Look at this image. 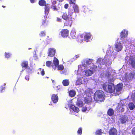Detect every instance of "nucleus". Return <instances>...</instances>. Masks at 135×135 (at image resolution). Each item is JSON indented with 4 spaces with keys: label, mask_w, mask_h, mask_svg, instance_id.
Segmentation results:
<instances>
[{
    "label": "nucleus",
    "mask_w": 135,
    "mask_h": 135,
    "mask_svg": "<svg viewBox=\"0 0 135 135\" xmlns=\"http://www.w3.org/2000/svg\"><path fill=\"white\" fill-rule=\"evenodd\" d=\"M56 53V50L53 48H50L48 50V56L50 57L54 56Z\"/></svg>",
    "instance_id": "423d86ee"
},
{
    "label": "nucleus",
    "mask_w": 135,
    "mask_h": 135,
    "mask_svg": "<svg viewBox=\"0 0 135 135\" xmlns=\"http://www.w3.org/2000/svg\"><path fill=\"white\" fill-rule=\"evenodd\" d=\"M53 67V65H52V67Z\"/></svg>",
    "instance_id": "774afa93"
},
{
    "label": "nucleus",
    "mask_w": 135,
    "mask_h": 135,
    "mask_svg": "<svg viewBox=\"0 0 135 135\" xmlns=\"http://www.w3.org/2000/svg\"><path fill=\"white\" fill-rule=\"evenodd\" d=\"M73 10L70 9L69 10L68 13L63 12L61 16L62 18L64 20H67L73 18L72 16L73 13Z\"/></svg>",
    "instance_id": "20e7f679"
},
{
    "label": "nucleus",
    "mask_w": 135,
    "mask_h": 135,
    "mask_svg": "<svg viewBox=\"0 0 135 135\" xmlns=\"http://www.w3.org/2000/svg\"><path fill=\"white\" fill-rule=\"evenodd\" d=\"M70 111L72 114H74V112L78 113L79 112V110H70Z\"/></svg>",
    "instance_id": "a18cd8bd"
},
{
    "label": "nucleus",
    "mask_w": 135,
    "mask_h": 135,
    "mask_svg": "<svg viewBox=\"0 0 135 135\" xmlns=\"http://www.w3.org/2000/svg\"><path fill=\"white\" fill-rule=\"evenodd\" d=\"M31 49V48H28V49H29H29Z\"/></svg>",
    "instance_id": "0e129e2a"
},
{
    "label": "nucleus",
    "mask_w": 135,
    "mask_h": 135,
    "mask_svg": "<svg viewBox=\"0 0 135 135\" xmlns=\"http://www.w3.org/2000/svg\"><path fill=\"white\" fill-rule=\"evenodd\" d=\"M38 4L39 5L42 6H46V1L44 0H41L39 1L38 2Z\"/></svg>",
    "instance_id": "412c9836"
},
{
    "label": "nucleus",
    "mask_w": 135,
    "mask_h": 135,
    "mask_svg": "<svg viewBox=\"0 0 135 135\" xmlns=\"http://www.w3.org/2000/svg\"><path fill=\"white\" fill-rule=\"evenodd\" d=\"M51 64L52 62L50 61H47L46 63V66L49 67H50L51 66Z\"/></svg>",
    "instance_id": "473e14b6"
},
{
    "label": "nucleus",
    "mask_w": 135,
    "mask_h": 135,
    "mask_svg": "<svg viewBox=\"0 0 135 135\" xmlns=\"http://www.w3.org/2000/svg\"><path fill=\"white\" fill-rule=\"evenodd\" d=\"M86 110H82V112H85L86 111Z\"/></svg>",
    "instance_id": "bf43d9fd"
},
{
    "label": "nucleus",
    "mask_w": 135,
    "mask_h": 135,
    "mask_svg": "<svg viewBox=\"0 0 135 135\" xmlns=\"http://www.w3.org/2000/svg\"><path fill=\"white\" fill-rule=\"evenodd\" d=\"M2 7H3V8H4L6 7L5 6H4L3 5L2 6Z\"/></svg>",
    "instance_id": "13d9d810"
},
{
    "label": "nucleus",
    "mask_w": 135,
    "mask_h": 135,
    "mask_svg": "<svg viewBox=\"0 0 135 135\" xmlns=\"http://www.w3.org/2000/svg\"><path fill=\"white\" fill-rule=\"evenodd\" d=\"M114 79H113V78H111L110 79H109L108 80V81H109V82L111 83L113 82L114 81Z\"/></svg>",
    "instance_id": "09e8293b"
},
{
    "label": "nucleus",
    "mask_w": 135,
    "mask_h": 135,
    "mask_svg": "<svg viewBox=\"0 0 135 135\" xmlns=\"http://www.w3.org/2000/svg\"><path fill=\"white\" fill-rule=\"evenodd\" d=\"M21 65L23 68L26 69L28 65V62L27 61H23L21 63Z\"/></svg>",
    "instance_id": "6ab92c4d"
},
{
    "label": "nucleus",
    "mask_w": 135,
    "mask_h": 135,
    "mask_svg": "<svg viewBox=\"0 0 135 135\" xmlns=\"http://www.w3.org/2000/svg\"><path fill=\"white\" fill-rule=\"evenodd\" d=\"M132 133L133 134L135 135V127L132 129Z\"/></svg>",
    "instance_id": "c03bdc74"
},
{
    "label": "nucleus",
    "mask_w": 135,
    "mask_h": 135,
    "mask_svg": "<svg viewBox=\"0 0 135 135\" xmlns=\"http://www.w3.org/2000/svg\"><path fill=\"white\" fill-rule=\"evenodd\" d=\"M39 70L41 71V75L43 76L45 74L44 70L41 68H39Z\"/></svg>",
    "instance_id": "ea45409f"
},
{
    "label": "nucleus",
    "mask_w": 135,
    "mask_h": 135,
    "mask_svg": "<svg viewBox=\"0 0 135 135\" xmlns=\"http://www.w3.org/2000/svg\"><path fill=\"white\" fill-rule=\"evenodd\" d=\"M51 8L53 11H57L60 9V8L59 7H57L55 5L57 3L56 0H51Z\"/></svg>",
    "instance_id": "39448f33"
},
{
    "label": "nucleus",
    "mask_w": 135,
    "mask_h": 135,
    "mask_svg": "<svg viewBox=\"0 0 135 135\" xmlns=\"http://www.w3.org/2000/svg\"><path fill=\"white\" fill-rule=\"evenodd\" d=\"M92 99L91 96H87L85 98L84 101L86 103H89L92 101Z\"/></svg>",
    "instance_id": "2eb2a0df"
},
{
    "label": "nucleus",
    "mask_w": 135,
    "mask_h": 135,
    "mask_svg": "<svg viewBox=\"0 0 135 135\" xmlns=\"http://www.w3.org/2000/svg\"><path fill=\"white\" fill-rule=\"evenodd\" d=\"M97 64H99L101 65H104L105 64V61L104 59H103L102 58H98L97 61Z\"/></svg>",
    "instance_id": "ddd939ff"
},
{
    "label": "nucleus",
    "mask_w": 135,
    "mask_h": 135,
    "mask_svg": "<svg viewBox=\"0 0 135 135\" xmlns=\"http://www.w3.org/2000/svg\"><path fill=\"white\" fill-rule=\"evenodd\" d=\"M92 60H93L90 59L86 61V64L88 65H90L92 63Z\"/></svg>",
    "instance_id": "f704fd0d"
},
{
    "label": "nucleus",
    "mask_w": 135,
    "mask_h": 135,
    "mask_svg": "<svg viewBox=\"0 0 135 135\" xmlns=\"http://www.w3.org/2000/svg\"><path fill=\"white\" fill-rule=\"evenodd\" d=\"M68 6V4H66L65 5L64 7L65 8H67Z\"/></svg>",
    "instance_id": "603ef678"
},
{
    "label": "nucleus",
    "mask_w": 135,
    "mask_h": 135,
    "mask_svg": "<svg viewBox=\"0 0 135 135\" xmlns=\"http://www.w3.org/2000/svg\"><path fill=\"white\" fill-rule=\"evenodd\" d=\"M60 33L61 36L64 38H66L69 35V31L67 29H62Z\"/></svg>",
    "instance_id": "0eeeda50"
},
{
    "label": "nucleus",
    "mask_w": 135,
    "mask_h": 135,
    "mask_svg": "<svg viewBox=\"0 0 135 135\" xmlns=\"http://www.w3.org/2000/svg\"><path fill=\"white\" fill-rule=\"evenodd\" d=\"M58 70H62L64 69L63 66L61 65H59L57 66Z\"/></svg>",
    "instance_id": "2f4dec72"
},
{
    "label": "nucleus",
    "mask_w": 135,
    "mask_h": 135,
    "mask_svg": "<svg viewBox=\"0 0 135 135\" xmlns=\"http://www.w3.org/2000/svg\"><path fill=\"white\" fill-rule=\"evenodd\" d=\"M127 34L128 33H127V32L126 31L124 30L121 32L120 37L121 38H124L127 37Z\"/></svg>",
    "instance_id": "dca6fc26"
},
{
    "label": "nucleus",
    "mask_w": 135,
    "mask_h": 135,
    "mask_svg": "<svg viewBox=\"0 0 135 135\" xmlns=\"http://www.w3.org/2000/svg\"><path fill=\"white\" fill-rule=\"evenodd\" d=\"M104 92L101 90L97 91L94 94V98L97 102L104 101L105 99Z\"/></svg>",
    "instance_id": "7ed1b4c3"
},
{
    "label": "nucleus",
    "mask_w": 135,
    "mask_h": 135,
    "mask_svg": "<svg viewBox=\"0 0 135 135\" xmlns=\"http://www.w3.org/2000/svg\"><path fill=\"white\" fill-rule=\"evenodd\" d=\"M78 135H81L82 134V128H79L77 132Z\"/></svg>",
    "instance_id": "72a5a7b5"
},
{
    "label": "nucleus",
    "mask_w": 135,
    "mask_h": 135,
    "mask_svg": "<svg viewBox=\"0 0 135 135\" xmlns=\"http://www.w3.org/2000/svg\"><path fill=\"white\" fill-rule=\"evenodd\" d=\"M49 7L46 6L45 7V12L47 15L48 14L49 12Z\"/></svg>",
    "instance_id": "bb28decb"
},
{
    "label": "nucleus",
    "mask_w": 135,
    "mask_h": 135,
    "mask_svg": "<svg viewBox=\"0 0 135 135\" xmlns=\"http://www.w3.org/2000/svg\"><path fill=\"white\" fill-rule=\"evenodd\" d=\"M70 109L71 110H79L77 107H76L74 105L71 104L70 106Z\"/></svg>",
    "instance_id": "cd10ccee"
},
{
    "label": "nucleus",
    "mask_w": 135,
    "mask_h": 135,
    "mask_svg": "<svg viewBox=\"0 0 135 135\" xmlns=\"http://www.w3.org/2000/svg\"><path fill=\"white\" fill-rule=\"evenodd\" d=\"M76 94V92L74 90H70L69 92V95L71 97H73L75 96Z\"/></svg>",
    "instance_id": "4be33fe9"
},
{
    "label": "nucleus",
    "mask_w": 135,
    "mask_h": 135,
    "mask_svg": "<svg viewBox=\"0 0 135 135\" xmlns=\"http://www.w3.org/2000/svg\"><path fill=\"white\" fill-rule=\"evenodd\" d=\"M46 35V32L45 31H41L39 34V36L40 37L44 36Z\"/></svg>",
    "instance_id": "e433bc0d"
},
{
    "label": "nucleus",
    "mask_w": 135,
    "mask_h": 135,
    "mask_svg": "<svg viewBox=\"0 0 135 135\" xmlns=\"http://www.w3.org/2000/svg\"><path fill=\"white\" fill-rule=\"evenodd\" d=\"M64 23V26L71 27L73 23V18L65 20Z\"/></svg>",
    "instance_id": "6e6552de"
},
{
    "label": "nucleus",
    "mask_w": 135,
    "mask_h": 135,
    "mask_svg": "<svg viewBox=\"0 0 135 135\" xmlns=\"http://www.w3.org/2000/svg\"><path fill=\"white\" fill-rule=\"evenodd\" d=\"M111 75V74L109 71L107 72L105 74V76L109 78Z\"/></svg>",
    "instance_id": "a19ab883"
},
{
    "label": "nucleus",
    "mask_w": 135,
    "mask_h": 135,
    "mask_svg": "<svg viewBox=\"0 0 135 135\" xmlns=\"http://www.w3.org/2000/svg\"><path fill=\"white\" fill-rule=\"evenodd\" d=\"M119 120L121 123H125L128 121V118L125 115H122L119 118Z\"/></svg>",
    "instance_id": "9d476101"
},
{
    "label": "nucleus",
    "mask_w": 135,
    "mask_h": 135,
    "mask_svg": "<svg viewBox=\"0 0 135 135\" xmlns=\"http://www.w3.org/2000/svg\"><path fill=\"white\" fill-rule=\"evenodd\" d=\"M69 3L70 4H74V3L71 0H70L69 1Z\"/></svg>",
    "instance_id": "5fc2aeb1"
},
{
    "label": "nucleus",
    "mask_w": 135,
    "mask_h": 135,
    "mask_svg": "<svg viewBox=\"0 0 135 135\" xmlns=\"http://www.w3.org/2000/svg\"><path fill=\"white\" fill-rule=\"evenodd\" d=\"M58 87V86H57V88Z\"/></svg>",
    "instance_id": "338daca9"
},
{
    "label": "nucleus",
    "mask_w": 135,
    "mask_h": 135,
    "mask_svg": "<svg viewBox=\"0 0 135 135\" xmlns=\"http://www.w3.org/2000/svg\"><path fill=\"white\" fill-rule=\"evenodd\" d=\"M109 135H117V131L114 128H111L109 131Z\"/></svg>",
    "instance_id": "f8f14e48"
},
{
    "label": "nucleus",
    "mask_w": 135,
    "mask_h": 135,
    "mask_svg": "<svg viewBox=\"0 0 135 135\" xmlns=\"http://www.w3.org/2000/svg\"><path fill=\"white\" fill-rule=\"evenodd\" d=\"M1 88L0 90V91L1 92H2L3 90H4L5 89V87H3L2 86H1Z\"/></svg>",
    "instance_id": "8fccbe9b"
},
{
    "label": "nucleus",
    "mask_w": 135,
    "mask_h": 135,
    "mask_svg": "<svg viewBox=\"0 0 135 135\" xmlns=\"http://www.w3.org/2000/svg\"><path fill=\"white\" fill-rule=\"evenodd\" d=\"M5 85H6L5 83H4V86H5Z\"/></svg>",
    "instance_id": "680f3d73"
},
{
    "label": "nucleus",
    "mask_w": 135,
    "mask_h": 135,
    "mask_svg": "<svg viewBox=\"0 0 135 135\" xmlns=\"http://www.w3.org/2000/svg\"><path fill=\"white\" fill-rule=\"evenodd\" d=\"M122 89V87L120 85H117L116 87V90L117 91H120Z\"/></svg>",
    "instance_id": "7c9ffc66"
},
{
    "label": "nucleus",
    "mask_w": 135,
    "mask_h": 135,
    "mask_svg": "<svg viewBox=\"0 0 135 135\" xmlns=\"http://www.w3.org/2000/svg\"><path fill=\"white\" fill-rule=\"evenodd\" d=\"M56 21L59 22H62V20L61 18L57 17L56 18Z\"/></svg>",
    "instance_id": "37998d69"
},
{
    "label": "nucleus",
    "mask_w": 135,
    "mask_h": 135,
    "mask_svg": "<svg viewBox=\"0 0 135 135\" xmlns=\"http://www.w3.org/2000/svg\"><path fill=\"white\" fill-rule=\"evenodd\" d=\"M29 75H27L26 76H25V79L26 80H29Z\"/></svg>",
    "instance_id": "3c124183"
},
{
    "label": "nucleus",
    "mask_w": 135,
    "mask_h": 135,
    "mask_svg": "<svg viewBox=\"0 0 135 135\" xmlns=\"http://www.w3.org/2000/svg\"><path fill=\"white\" fill-rule=\"evenodd\" d=\"M73 8L75 12L78 13L79 12L78 8L77 5H75L73 6Z\"/></svg>",
    "instance_id": "c85d7f7f"
},
{
    "label": "nucleus",
    "mask_w": 135,
    "mask_h": 135,
    "mask_svg": "<svg viewBox=\"0 0 135 135\" xmlns=\"http://www.w3.org/2000/svg\"><path fill=\"white\" fill-rule=\"evenodd\" d=\"M37 73L38 74H39V72H38Z\"/></svg>",
    "instance_id": "e2e57ef3"
},
{
    "label": "nucleus",
    "mask_w": 135,
    "mask_h": 135,
    "mask_svg": "<svg viewBox=\"0 0 135 135\" xmlns=\"http://www.w3.org/2000/svg\"><path fill=\"white\" fill-rule=\"evenodd\" d=\"M101 129H100L96 131L95 132L96 134L97 135H101L102 134Z\"/></svg>",
    "instance_id": "4c0bfd02"
},
{
    "label": "nucleus",
    "mask_w": 135,
    "mask_h": 135,
    "mask_svg": "<svg viewBox=\"0 0 135 135\" xmlns=\"http://www.w3.org/2000/svg\"><path fill=\"white\" fill-rule=\"evenodd\" d=\"M91 36L90 33L84 32L79 35L77 38L76 40L80 43L82 42L83 41L88 42L89 41Z\"/></svg>",
    "instance_id": "f03ea898"
},
{
    "label": "nucleus",
    "mask_w": 135,
    "mask_h": 135,
    "mask_svg": "<svg viewBox=\"0 0 135 135\" xmlns=\"http://www.w3.org/2000/svg\"><path fill=\"white\" fill-rule=\"evenodd\" d=\"M129 60L130 61V63L132 67L135 68V59L133 58H130Z\"/></svg>",
    "instance_id": "f3484780"
},
{
    "label": "nucleus",
    "mask_w": 135,
    "mask_h": 135,
    "mask_svg": "<svg viewBox=\"0 0 135 135\" xmlns=\"http://www.w3.org/2000/svg\"><path fill=\"white\" fill-rule=\"evenodd\" d=\"M82 83V80L81 79L79 78H78L76 81L75 84L76 85H79Z\"/></svg>",
    "instance_id": "a878e982"
},
{
    "label": "nucleus",
    "mask_w": 135,
    "mask_h": 135,
    "mask_svg": "<svg viewBox=\"0 0 135 135\" xmlns=\"http://www.w3.org/2000/svg\"><path fill=\"white\" fill-rule=\"evenodd\" d=\"M59 2H62L63 0H57Z\"/></svg>",
    "instance_id": "4d7b16f0"
},
{
    "label": "nucleus",
    "mask_w": 135,
    "mask_h": 135,
    "mask_svg": "<svg viewBox=\"0 0 135 135\" xmlns=\"http://www.w3.org/2000/svg\"><path fill=\"white\" fill-rule=\"evenodd\" d=\"M108 110H113L112 109H111V108H109L108 109Z\"/></svg>",
    "instance_id": "052dcab7"
},
{
    "label": "nucleus",
    "mask_w": 135,
    "mask_h": 135,
    "mask_svg": "<svg viewBox=\"0 0 135 135\" xmlns=\"http://www.w3.org/2000/svg\"><path fill=\"white\" fill-rule=\"evenodd\" d=\"M83 103L81 101H79L77 103V105L79 107H83Z\"/></svg>",
    "instance_id": "c9c22d12"
},
{
    "label": "nucleus",
    "mask_w": 135,
    "mask_h": 135,
    "mask_svg": "<svg viewBox=\"0 0 135 135\" xmlns=\"http://www.w3.org/2000/svg\"><path fill=\"white\" fill-rule=\"evenodd\" d=\"M30 1L32 3H34L36 2V0H30Z\"/></svg>",
    "instance_id": "864d4df0"
},
{
    "label": "nucleus",
    "mask_w": 135,
    "mask_h": 135,
    "mask_svg": "<svg viewBox=\"0 0 135 135\" xmlns=\"http://www.w3.org/2000/svg\"><path fill=\"white\" fill-rule=\"evenodd\" d=\"M70 36L71 38L74 39L76 37V33L74 31H71V32Z\"/></svg>",
    "instance_id": "393cba45"
},
{
    "label": "nucleus",
    "mask_w": 135,
    "mask_h": 135,
    "mask_svg": "<svg viewBox=\"0 0 135 135\" xmlns=\"http://www.w3.org/2000/svg\"><path fill=\"white\" fill-rule=\"evenodd\" d=\"M133 101L135 102V95H134V96L133 98Z\"/></svg>",
    "instance_id": "6e6d98bb"
},
{
    "label": "nucleus",
    "mask_w": 135,
    "mask_h": 135,
    "mask_svg": "<svg viewBox=\"0 0 135 135\" xmlns=\"http://www.w3.org/2000/svg\"><path fill=\"white\" fill-rule=\"evenodd\" d=\"M103 89L106 92L112 93L115 92V86L112 83L106 82L102 84Z\"/></svg>",
    "instance_id": "f257e3e1"
},
{
    "label": "nucleus",
    "mask_w": 135,
    "mask_h": 135,
    "mask_svg": "<svg viewBox=\"0 0 135 135\" xmlns=\"http://www.w3.org/2000/svg\"><path fill=\"white\" fill-rule=\"evenodd\" d=\"M117 108V109L119 108L120 110H123V109L122 108V106L121 105H118Z\"/></svg>",
    "instance_id": "de8ad7c7"
},
{
    "label": "nucleus",
    "mask_w": 135,
    "mask_h": 135,
    "mask_svg": "<svg viewBox=\"0 0 135 135\" xmlns=\"http://www.w3.org/2000/svg\"><path fill=\"white\" fill-rule=\"evenodd\" d=\"M128 106L130 110H133L135 108V106L132 102L128 104Z\"/></svg>",
    "instance_id": "b1692460"
},
{
    "label": "nucleus",
    "mask_w": 135,
    "mask_h": 135,
    "mask_svg": "<svg viewBox=\"0 0 135 135\" xmlns=\"http://www.w3.org/2000/svg\"><path fill=\"white\" fill-rule=\"evenodd\" d=\"M46 78H48L49 77H46Z\"/></svg>",
    "instance_id": "69168bd1"
},
{
    "label": "nucleus",
    "mask_w": 135,
    "mask_h": 135,
    "mask_svg": "<svg viewBox=\"0 0 135 135\" xmlns=\"http://www.w3.org/2000/svg\"><path fill=\"white\" fill-rule=\"evenodd\" d=\"M89 106V105H86L85 106V107H84L83 108L82 110H88L89 109V110L90 109V108H88V107Z\"/></svg>",
    "instance_id": "49530a36"
},
{
    "label": "nucleus",
    "mask_w": 135,
    "mask_h": 135,
    "mask_svg": "<svg viewBox=\"0 0 135 135\" xmlns=\"http://www.w3.org/2000/svg\"><path fill=\"white\" fill-rule=\"evenodd\" d=\"M128 78L129 80H132L134 79H135V72H131L129 74Z\"/></svg>",
    "instance_id": "4468645a"
},
{
    "label": "nucleus",
    "mask_w": 135,
    "mask_h": 135,
    "mask_svg": "<svg viewBox=\"0 0 135 135\" xmlns=\"http://www.w3.org/2000/svg\"><path fill=\"white\" fill-rule=\"evenodd\" d=\"M62 84L64 86H68L69 84V81L68 79H65L62 81Z\"/></svg>",
    "instance_id": "5701e85b"
},
{
    "label": "nucleus",
    "mask_w": 135,
    "mask_h": 135,
    "mask_svg": "<svg viewBox=\"0 0 135 135\" xmlns=\"http://www.w3.org/2000/svg\"><path fill=\"white\" fill-rule=\"evenodd\" d=\"M58 99L59 98L57 94H53L52 95L51 100L54 103H56L58 102Z\"/></svg>",
    "instance_id": "9b49d317"
},
{
    "label": "nucleus",
    "mask_w": 135,
    "mask_h": 135,
    "mask_svg": "<svg viewBox=\"0 0 135 135\" xmlns=\"http://www.w3.org/2000/svg\"><path fill=\"white\" fill-rule=\"evenodd\" d=\"M114 113L113 110H108L107 114L108 115L112 116L113 115Z\"/></svg>",
    "instance_id": "c756f323"
},
{
    "label": "nucleus",
    "mask_w": 135,
    "mask_h": 135,
    "mask_svg": "<svg viewBox=\"0 0 135 135\" xmlns=\"http://www.w3.org/2000/svg\"><path fill=\"white\" fill-rule=\"evenodd\" d=\"M115 51L118 52L121 51L123 48V46L120 43L118 42L115 45Z\"/></svg>",
    "instance_id": "1a4fd4ad"
},
{
    "label": "nucleus",
    "mask_w": 135,
    "mask_h": 135,
    "mask_svg": "<svg viewBox=\"0 0 135 135\" xmlns=\"http://www.w3.org/2000/svg\"><path fill=\"white\" fill-rule=\"evenodd\" d=\"M53 64L56 67H57L59 64V61L58 59L55 57H54L53 61Z\"/></svg>",
    "instance_id": "aec40b11"
},
{
    "label": "nucleus",
    "mask_w": 135,
    "mask_h": 135,
    "mask_svg": "<svg viewBox=\"0 0 135 135\" xmlns=\"http://www.w3.org/2000/svg\"><path fill=\"white\" fill-rule=\"evenodd\" d=\"M11 54L10 53H7L5 52V57L6 58H9L11 56Z\"/></svg>",
    "instance_id": "58836bf2"
},
{
    "label": "nucleus",
    "mask_w": 135,
    "mask_h": 135,
    "mask_svg": "<svg viewBox=\"0 0 135 135\" xmlns=\"http://www.w3.org/2000/svg\"><path fill=\"white\" fill-rule=\"evenodd\" d=\"M46 19H45V20H42V25L43 26H46L47 25V23L46 22Z\"/></svg>",
    "instance_id": "79ce46f5"
},
{
    "label": "nucleus",
    "mask_w": 135,
    "mask_h": 135,
    "mask_svg": "<svg viewBox=\"0 0 135 135\" xmlns=\"http://www.w3.org/2000/svg\"><path fill=\"white\" fill-rule=\"evenodd\" d=\"M84 72L85 73V75L86 76H91L93 73L92 71L89 69L84 70Z\"/></svg>",
    "instance_id": "a211bd4d"
}]
</instances>
